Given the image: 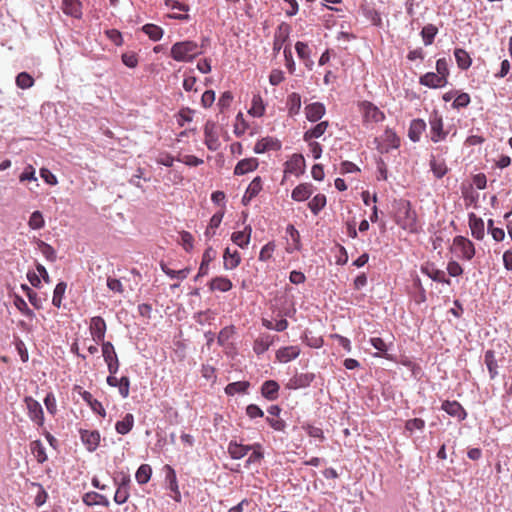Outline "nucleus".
<instances>
[{
	"label": "nucleus",
	"instance_id": "72a5a7b5",
	"mask_svg": "<svg viewBox=\"0 0 512 512\" xmlns=\"http://www.w3.org/2000/svg\"><path fill=\"white\" fill-rule=\"evenodd\" d=\"M279 391V385L274 380L265 381L261 387V393L267 400L273 401L277 399Z\"/></svg>",
	"mask_w": 512,
	"mask_h": 512
},
{
	"label": "nucleus",
	"instance_id": "c03bdc74",
	"mask_svg": "<svg viewBox=\"0 0 512 512\" xmlns=\"http://www.w3.org/2000/svg\"><path fill=\"white\" fill-rule=\"evenodd\" d=\"M160 267L162 271L170 278H178L180 280L186 279L191 271V269L188 267L181 270H172L164 262L160 263Z\"/></svg>",
	"mask_w": 512,
	"mask_h": 512
},
{
	"label": "nucleus",
	"instance_id": "6e6552de",
	"mask_svg": "<svg viewBox=\"0 0 512 512\" xmlns=\"http://www.w3.org/2000/svg\"><path fill=\"white\" fill-rule=\"evenodd\" d=\"M106 322L101 316L92 317L90 320L89 331L96 343L103 344L106 333Z\"/></svg>",
	"mask_w": 512,
	"mask_h": 512
},
{
	"label": "nucleus",
	"instance_id": "aec40b11",
	"mask_svg": "<svg viewBox=\"0 0 512 512\" xmlns=\"http://www.w3.org/2000/svg\"><path fill=\"white\" fill-rule=\"evenodd\" d=\"M261 446L259 444H255L253 446L250 445H243L240 443H237L236 441H231L228 445V453L233 459H241L244 456L248 454V452L252 448H260Z\"/></svg>",
	"mask_w": 512,
	"mask_h": 512
},
{
	"label": "nucleus",
	"instance_id": "052dcab7",
	"mask_svg": "<svg viewBox=\"0 0 512 512\" xmlns=\"http://www.w3.org/2000/svg\"><path fill=\"white\" fill-rule=\"evenodd\" d=\"M436 70H437V74L440 77H443V80L448 81L449 68H448L447 60L445 58H440L436 61Z\"/></svg>",
	"mask_w": 512,
	"mask_h": 512
},
{
	"label": "nucleus",
	"instance_id": "6ab92c4d",
	"mask_svg": "<svg viewBox=\"0 0 512 512\" xmlns=\"http://www.w3.org/2000/svg\"><path fill=\"white\" fill-rule=\"evenodd\" d=\"M442 410L452 417H457L459 420H464L467 416L465 409L457 401L446 400L441 405Z\"/></svg>",
	"mask_w": 512,
	"mask_h": 512
},
{
	"label": "nucleus",
	"instance_id": "79ce46f5",
	"mask_svg": "<svg viewBox=\"0 0 512 512\" xmlns=\"http://www.w3.org/2000/svg\"><path fill=\"white\" fill-rule=\"evenodd\" d=\"M484 362L489 371L490 378L494 379L498 375V363L493 350H487L485 352Z\"/></svg>",
	"mask_w": 512,
	"mask_h": 512
},
{
	"label": "nucleus",
	"instance_id": "1a4fd4ad",
	"mask_svg": "<svg viewBox=\"0 0 512 512\" xmlns=\"http://www.w3.org/2000/svg\"><path fill=\"white\" fill-rule=\"evenodd\" d=\"M204 142L207 148L211 151H216L220 147V141L217 133L216 124L212 121H207L204 126Z\"/></svg>",
	"mask_w": 512,
	"mask_h": 512
},
{
	"label": "nucleus",
	"instance_id": "ddd939ff",
	"mask_svg": "<svg viewBox=\"0 0 512 512\" xmlns=\"http://www.w3.org/2000/svg\"><path fill=\"white\" fill-rule=\"evenodd\" d=\"M281 149V142L274 137H264L258 140L254 146V152L262 154L268 151H278Z\"/></svg>",
	"mask_w": 512,
	"mask_h": 512
},
{
	"label": "nucleus",
	"instance_id": "680f3d73",
	"mask_svg": "<svg viewBox=\"0 0 512 512\" xmlns=\"http://www.w3.org/2000/svg\"><path fill=\"white\" fill-rule=\"evenodd\" d=\"M284 58H285V66L288 69L289 73L293 74L295 72V62L293 60V55L291 51V47L289 45L284 47Z\"/></svg>",
	"mask_w": 512,
	"mask_h": 512
},
{
	"label": "nucleus",
	"instance_id": "4be33fe9",
	"mask_svg": "<svg viewBox=\"0 0 512 512\" xmlns=\"http://www.w3.org/2000/svg\"><path fill=\"white\" fill-rule=\"evenodd\" d=\"M62 11L67 16H71L76 19L82 17V3L80 0H62Z\"/></svg>",
	"mask_w": 512,
	"mask_h": 512
},
{
	"label": "nucleus",
	"instance_id": "b1692460",
	"mask_svg": "<svg viewBox=\"0 0 512 512\" xmlns=\"http://www.w3.org/2000/svg\"><path fill=\"white\" fill-rule=\"evenodd\" d=\"M325 112V106L320 102H314L305 107V115L310 122H317L324 116Z\"/></svg>",
	"mask_w": 512,
	"mask_h": 512
},
{
	"label": "nucleus",
	"instance_id": "ea45409f",
	"mask_svg": "<svg viewBox=\"0 0 512 512\" xmlns=\"http://www.w3.org/2000/svg\"><path fill=\"white\" fill-rule=\"evenodd\" d=\"M133 426L134 416L130 413H127L122 420L116 422L115 429L117 433L126 435L132 430Z\"/></svg>",
	"mask_w": 512,
	"mask_h": 512
},
{
	"label": "nucleus",
	"instance_id": "e433bc0d",
	"mask_svg": "<svg viewBox=\"0 0 512 512\" xmlns=\"http://www.w3.org/2000/svg\"><path fill=\"white\" fill-rule=\"evenodd\" d=\"M209 287L213 291L227 292L232 289L233 284L227 277L218 276L211 280Z\"/></svg>",
	"mask_w": 512,
	"mask_h": 512
},
{
	"label": "nucleus",
	"instance_id": "412c9836",
	"mask_svg": "<svg viewBox=\"0 0 512 512\" xmlns=\"http://www.w3.org/2000/svg\"><path fill=\"white\" fill-rule=\"evenodd\" d=\"M262 190V179L261 177H255L248 185L245 194L242 198V203L247 206L250 201L255 198Z\"/></svg>",
	"mask_w": 512,
	"mask_h": 512
},
{
	"label": "nucleus",
	"instance_id": "2f4dec72",
	"mask_svg": "<svg viewBox=\"0 0 512 512\" xmlns=\"http://www.w3.org/2000/svg\"><path fill=\"white\" fill-rule=\"evenodd\" d=\"M426 130V123L423 119H414L410 123L408 136L411 141L418 142L422 133Z\"/></svg>",
	"mask_w": 512,
	"mask_h": 512
},
{
	"label": "nucleus",
	"instance_id": "39448f33",
	"mask_svg": "<svg viewBox=\"0 0 512 512\" xmlns=\"http://www.w3.org/2000/svg\"><path fill=\"white\" fill-rule=\"evenodd\" d=\"M27 414L32 422L37 426L42 427L44 425V412L41 404L35 400L32 396H25L23 399Z\"/></svg>",
	"mask_w": 512,
	"mask_h": 512
},
{
	"label": "nucleus",
	"instance_id": "473e14b6",
	"mask_svg": "<svg viewBox=\"0 0 512 512\" xmlns=\"http://www.w3.org/2000/svg\"><path fill=\"white\" fill-rule=\"evenodd\" d=\"M273 337L269 334L260 335L253 344V350L257 355H261L266 352L269 347L273 344Z\"/></svg>",
	"mask_w": 512,
	"mask_h": 512
},
{
	"label": "nucleus",
	"instance_id": "bb28decb",
	"mask_svg": "<svg viewBox=\"0 0 512 512\" xmlns=\"http://www.w3.org/2000/svg\"><path fill=\"white\" fill-rule=\"evenodd\" d=\"M223 266L226 270H233L239 266L241 262V256L237 250L231 251L230 248H226L223 255Z\"/></svg>",
	"mask_w": 512,
	"mask_h": 512
},
{
	"label": "nucleus",
	"instance_id": "603ef678",
	"mask_svg": "<svg viewBox=\"0 0 512 512\" xmlns=\"http://www.w3.org/2000/svg\"><path fill=\"white\" fill-rule=\"evenodd\" d=\"M438 32L437 27L432 24H428L422 28L421 36L425 45H431L434 41V38Z\"/></svg>",
	"mask_w": 512,
	"mask_h": 512
},
{
	"label": "nucleus",
	"instance_id": "69168bd1",
	"mask_svg": "<svg viewBox=\"0 0 512 512\" xmlns=\"http://www.w3.org/2000/svg\"><path fill=\"white\" fill-rule=\"evenodd\" d=\"M180 239H181V245L187 252H189L193 249L194 238L190 232L182 231L180 233Z\"/></svg>",
	"mask_w": 512,
	"mask_h": 512
},
{
	"label": "nucleus",
	"instance_id": "e2e57ef3",
	"mask_svg": "<svg viewBox=\"0 0 512 512\" xmlns=\"http://www.w3.org/2000/svg\"><path fill=\"white\" fill-rule=\"evenodd\" d=\"M232 101H233L232 93L230 91L223 92L218 100V103H217L220 111L223 112L225 109L229 108Z\"/></svg>",
	"mask_w": 512,
	"mask_h": 512
},
{
	"label": "nucleus",
	"instance_id": "f03ea898",
	"mask_svg": "<svg viewBox=\"0 0 512 512\" xmlns=\"http://www.w3.org/2000/svg\"><path fill=\"white\" fill-rule=\"evenodd\" d=\"M201 53L198 44L191 40L176 42L170 50V56L178 62H191Z\"/></svg>",
	"mask_w": 512,
	"mask_h": 512
},
{
	"label": "nucleus",
	"instance_id": "09e8293b",
	"mask_svg": "<svg viewBox=\"0 0 512 512\" xmlns=\"http://www.w3.org/2000/svg\"><path fill=\"white\" fill-rule=\"evenodd\" d=\"M37 245L43 256L50 262H55L57 259L55 249L48 243L38 239Z\"/></svg>",
	"mask_w": 512,
	"mask_h": 512
},
{
	"label": "nucleus",
	"instance_id": "a19ab883",
	"mask_svg": "<svg viewBox=\"0 0 512 512\" xmlns=\"http://www.w3.org/2000/svg\"><path fill=\"white\" fill-rule=\"evenodd\" d=\"M430 168L434 176L438 179L444 177L448 172V167L445 160L436 159L434 156H432L430 160Z\"/></svg>",
	"mask_w": 512,
	"mask_h": 512
},
{
	"label": "nucleus",
	"instance_id": "a211bd4d",
	"mask_svg": "<svg viewBox=\"0 0 512 512\" xmlns=\"http://www.w3.org/2000/svg\"><path fill=\"white\" fill-rule=\"evenodd\" d=\"M419 83L428 88L436 89L446 86L448 81L443 80V77H440L437 73L427 72L420 77Z\"/></svg>",
	"mask_w": 512,
	"mask_h": 512
},
{
	"label": "nucleus",
	"instance_id": "cd10ccee",
	"mask_svg": "<svg viewBox=\"0 0 512 512\" xmlns=\"http://www.w3.org/2000/svg\"><path fill=\"white\" fill-rule=\"evenodd\" d=\"M259 163L256 158L242 159L237 163L234 169L235 175H244L257 169Z\"/></svg>",
	"mask_w": 512,
	"mask_h": 512
},
{
	"label": "nucleus",
	"instance_id": "338daca9",
	"mask_svg": "<svg viewBox=\"0 0 512 512\" xmlns=\"http://www.w3.org/2000/svg\"><path fill=\"white\" fill-rule=\"evenodd\" d=\"M44 404L47 409V411L51 415H55L57 412V403L56 398L53 393H48L46 397L44 398Z\"/></svg>",
	"mask_w": 512,
	"mask_h": 512
},
{
	"label": "nucleus",
	"instance_id": "bf43d9fd",
	"mask_svg": "<svg viewBox=\"0 0 512 512\" xmlns=\"http://www.w3.org/2000/svg\"><path fill=\"white\" fill-rule=\"evenodd\" d=\"M424 427H425V421L421 418L409 419L405 423V429L410 434H412L414 430H423Z\"/></svg>",
	"mask_w": 512,
	"mask_h": 512
},
{
	"label": "nucleus",
	"instance_id": "9d476101",
	"mask_svg": "<svg viewBox=\"0 0 512 512\" xmlns=\"http://www.w3.org/2000/svg\"><path fill=\"white\" fill-rule=\"evenodd\" d=\"M305 166L304 157L301 154H293L284 164V173L299 176Z\"/></svg>",
	"mask_w": 512,
	"mask_h": 512
},
{
	"label": "nucleus",
	"instance_id": "f704fd0d",
	"mask_svg": "<svg viewBox=\"0 0 512 512\" xmlns=\"http://www.w3.org/2000/svg\"><path fill=\"white\" fill-rule=\"evenodd\" d=\"M328 127H329L328 121H322V122L318 123L316 126L307 130L304 133V135H303L304 141L309 142L312 139L321 137L326 132Z\"/></svg>",
	"mask_w": 512,
	"mask_h": 512
},
{
	"label": "nucleus",
	"instance_id": "f3484780",
	"mask_svg": "<svg viewBox=\"0 0 512 512\" xmlns=\"http://www.w3.org/2000/svg\"><path fill=\"white\" fill-rule=\"evenodd\" d=\"M468 224L471 230V235L477 240H482L485 236L484 221L480 217L476 216V214L470 213Z\"/></svg>",
	"mask_w": 512,
	"mask_h": 512
},
{
	"label": "nucleus",
	"instance_id": "c756f323",
	"mask_svg": "<svg viewBox=\"0 0 512 512\" xmlns=\"http://www.w3.org/2000/svg\"><path fill=\"white\" fill-rule=\"evenodd\" d=\"M82 501L87 506L103 505L108 507L110 504L106 496L94 491L85 493L82 497Z\"/></svg>",
	"mask_w": 512,
	"mask_h": 512
},
{
	"label": "nucleus",
	"instance_id": "4468645a",
	"mask_svg": "<svg viewBox=\"0 0 512 512\" xmlns=\"http://www.w3.org/2000/svg\"><path fill=\"white\" fill-rule=\"evenodd\" d=\"M74 390L78 391V393L82 397V399L90 406V408L95 413L101 415L102 417H105L106 411H105L102 403L99 402L97 399L93 398V396L90 392L83 390L82 387L78 386V385H76L74 387Z\"/></svg>",
	"mask_w": 512,
	"mask_h": 512
},
{
	"label": "nucleus",
	"instance_id": "5fc2aeb1",
	"mask_svg": "<svg viewBox=\"0 0 512 512\" xmlns=\"http://www.w3.org/2000/svg\"><path fill=\"white\" fill-rule=\"evenodd\" d=\"M28 226L33 230L42 229L45 226V220L40 211H34L28 221Z\"/></svg>",
	"mask_w": 512,
	"mask_h": 512
},
{
	"label": "nucleus",
	"instance_id": "a878e982",
	"mask_svg": "<svg viewBox=\"0 0 512 512\" xmlns=\"http://www.w3.org/2000/svg\"><path fill=\"white\" fill-rule=\"evenodd\" d=\"M300 354V348L298 346H287L280 348L276 352V359L279 362L287 363L295 358H297Z\"/></svg>",
	"mask_w": 512,
	"mask_h": 512
},
{
	"label": "nucleus",
	"instance_id": "393cba45",
	"mask_svg": "<svg viewBox=\"0 0 512 512\" xmlns=\"http://www.w3.org/2000/svg\"><path fill=\"white\" fill-rule=\"evenodd\" d=\"M313 193V185L310 183H301L296 186L292 193L291 198L294 201L302 202L307 200Z\"/></svg>",
	"mask_w": 512,
	"mask_h": 512
},
{
	"label": "nucleus",
	"instance_id": "a18cd8bd",
	"mask_svg": "<svg viewBox=\"0 0 512 512\" xmlns=\"http://www.w3.org/2000/svg\"><path fill=\"white\" fill-rule=\"evenodd\" d=\"M249 386L250 383L247 381L232 382L225 387V393L230 396H233L238 393H245Z\"/></svg>",
	"mask_w": 512,
	"mask_h": 512
},
{
	"label": "nucleus",
	"instance_id": "2eb2a0df",
	"mask_svg": "<svg viewBox=\"0 0 512 512\" xmlns=\"http://www.w3.org/2000/svg\"><path fill=\"white\" fill-rule=\"evenodd\" d=\"M290 28L287 24L282 23L279 25L274 34L273 40V51L274 53H279L282 49L283 45L289 38Z\"/></svg>",
	"mask_w": 512,
	"mask_h": 512
},
{
	"label": "nucleus",
	"instance_id": "37998d69",
	"mask_svg": "<svg viewBox=\"0 0 512 512\" xmlns=\"http://www.w3.org/2000/svg\"><path fill=\"white\" fill-rule=\"evenodd\" d=\"M30 449L38 463L42 464L47 461L48 457L44 445L40 440H34L30 443Z\"/></svg>",
	"mask_w": 512,
	"mask_h": 512
},
{
	"label": "nucleus",
	"instance_id": "13d9d810",
	"mask_svg": "<svg viewBox=\"0 0 512 512\" xmlns=\"http://www.w3.org/2000/svg\"><path fill=\"white\" fill-rule=\"evenodd\" d=\"M14 305L23 315L29 318H32L34 316V312L28 307L27 303L22 297L16 296L14 300Z\"/></svg>",
	"mask_w": 512,
	"mask_h": 512
},
{
	"label": "nucleus",
	"instance_id": "dca6fc26",
	"mask_svg": "<svg viewBox=\"0 0 512 512\" xmlns=\"http://www.w3.org/2000/svg\"><path fill=\"white\" fill-rule=\"evenodd\" d=\"M315 375L313 373H300L293 376L287 383L288 389H300L308 387L314 380Z\"/></svg>",
	"mask_w": 512,
	"mask_h": 512
},
{
	"label": "nucleus",
	"instance_id": "c9c22d12",
	"mask_svg": "<svg viewBox=\"0 0 512 512\" xmlns=\"http://www.w3.org/2000/svg\"><path fill=\"white\" fill-rule=\"evenodd\" d=\"M248 113L253 117H262L265 113V104L260 94H255L252 97L251 107Z\"/></svg>",
	"mask_w": 512,
	"mask_h": 512
},
{
	"label": "nucleus",
	"instance_id": "4c0bfd02",
	"mask_svg": "<svg viewBox=\"0 0 512 512\" xmlns=\"http://www.w3.org/2000/svg\"><path fill=\"white\" fill-rule=\"evenodd\" d=\"M454 56L456 63L461 70H467L471 66L472 59L466 50L462 48H456L454 50Z\"/></svg>",
	"mask_w": 512,
	"mask_h": 512
},
{
	"label": "nucleus",
	"instance_id": "58836bf2",
	"mask_svg": "<svg viewBox=\"0 0 512 512\" xmlns=\"http://www.w3.org/2000/svg\"><path fill=\"white\" fill-rule=\"evenodd\" d=\"M289 116H295L300 112L301 109V96L300 94L293 92L287 97L286 102Z\"/></svg>",
	"mask_w": 512,
	"mask_h": 512
},
{
	"label": "nucleus",
	"instance_id": "423d86ee",
	"mask_svg": "<svg viewBox=\"0 0 512 512\" xmlns=\"http://www.w3.org/2000/svg\"><path fill=\"white\" fill-rule=\"evenodd\" d=\"M453 250L467 261H470L476 253L474 244L464 236H456L453 239Z\"/></svg>",
	"mask_w": 512,
	"mask_h": 512
},
{
	"label": "nucleus",
	"instance_id": "0e129e2a",
	"mask_svg": "<svg viewBox=\"0 0 512 512\" xmlns=\"http://www.w3.org/2000/svg\"><path fill=\"white\" fill-rule=\"evenodd\" d=\"M275 250V244L273 242H268L266 245H264L260 251L259 254V260L260 261H268Z\"/></svg>",
	"mask_w": 512,
	"mask_h": 512
},
{
	"label": "nucleus",
	"instance_id": "f257e3e1",
	"mask_svg": "<svg viewBox=\"0 0 512 512\" xmlns=\"http://www.w3.org/2000/svg\"><path fill=\"white\" fill-rule=\"evenodd\" d=\"M395 222L409 233H417L419 231L417 213L412 208L410 201L399 200L396 203Z\"/></svg>",
	"mask_w": 512,
	"mask_h": 512
},
{
	"label": "nucleus",
	"instance_id": "7c9ffc66",
	"mask_svg": "<svg viewBox=\"0 0 512 512\" xmlns=\"http://www.w3.org/2000/svg\"><path fill=\"white\" fill-rule=\"evenodd\" d=\"M215 257H216V251L212 247H208L202 255V261H201L196 278H199V277H202V276H205L208 274L209 264L215 259Z\"/></svg>",
	"mask_w": 512,
	"mask_h": 512
},
{
	"label": "nucleus",
	"instance_id": "8fccbe9b",
	"mask_svg": "<svg viewBox=\"0 0 512 512\" xmlns=\"http://www.w3.org/2000/svg\"><path fill=\"white\" fill-rule=\"evenodd\" d=\"M142 31L153 41H158L163 36V29L155 24H145Z\"/></svg>",
	"mask_w": 512,
	"mask_h": 512
},
{
	"label": "nucleus",
	"instance_id": "864d4df0",
	"mask_svg": "<svg viewBox=\"0 0 512 512\" xmlns=\"http://www.w3.org/2000/svg\"><path fill=\"white\" fill-rule=\"evenodd\" d=\"M66 288H67V284L65 282H59L56 285L54 292H53V298H52V304L55 307L60 308Z\"/></svg>",
	"mask_w": 512,
	"mask_h": 512
},
{
	"label": "nucleus",
	"instance_id": "20e7f679",
	"mask_svg": "<svg viewBox=\"0 0 512 512\" xmlns=\"http://www.w3.org/2000/svg\"><path fill=\"white\" fill-rule=\"evenodd\" d=\"M359 110L363 116L364 123H378L385 119L384 113L372 102H360Z\"/></svg>",
	"mask_w": 512,
	"mask_h": 512
},
{
	"label": "nucleus",
	"instance_id": "f8f14e48",
	"mask_svg": "<svg viewBox=\"0 0 512 512\" xmlns=\"http://www.w3.org/2000/svg\"><path fill=\"white\" fill-rule=\"evenodd\" d=\"M79 434L88 451L93 452L97 449L100 443V433L97 430L80 429Z\"/></svg>",
	"mask_w": 512,
	"mask_h": 512
},
{
	"label": "nucleus",
	"instance_id": "5701e85b",
	"mask_svg": "<svg viewBox=\"0 0 512 512\" xmlns=\"http://www.w3.org/2000/svg\"><path fill=\"white\" fill-rule=\"evenodd\" d=\"M421 272L431 278L433 281L439 283L450 284V280L446 278V274L443 270L436 268L433 264H426L421 267Z\"/></svg>",
	"mask_w": 512,
	"mask_h": 512
},
{
	"label": "nucleus",
	"instance_id": "4d7b16f0",
	"mask_svg": "<svg viewBox=\"0 0 512 512\" xmlns=\"http://www.w3.org/2000/svg\"><path fill=\"white\" fill-rule=\"evenodd\" d=\"M16 85L21 89H28L34 85V78L27 72H21L16 77Z\"/></svg>",
	"mask_w": 512,
	"mask_h": 512
},
{
	"label": "nucleus",
	"instance_id": "3c124183",
	"mask_svg": "<svg viewBox=\"0 0 512 512\" xmlns=\"http://www.w3.org/2000/svg\"><path fill=\"white\" fill-rule=\"evenodd\" d=\"M295 50L297 52L298 57L302 61H304L306 65H308V62L312 64V61L310 60L311 50L306 43L301 41L296 42Z\"/></svg>",
	"mask_w": 512,
	"mask_h": 512
},
{
	"label": "nucleus",
	"instance_id": "6e6d98bb",
	"mask_svg": "<svg viewBox=\"0 0 512 512\" xmlns=\"http://www.w3.org/2000/svg\"><path fill=\"white\" fill-rule=\"evenodd\" d=\"M19 181L21 183H24L26 181L35 182V185L39 186L38 180H37V177H36L35 168L32 165H30V164L27 165L24 168V171L20 174Z\"/></svg>",
	"mask_w": 512,
	"mask_h": 512
},
{
	"label": "nucleus",
	"instance_id": "9b49d317",
	"mask_svg": "<svg viewBox=\"0 0 512 512\" xmlns=\"http://www.w3.org/2000/svg\"><path fill=\"white\" fill-rule=\"evenodd\" d=\"M400 146V139L394 131L386 129L381 136V144L378 149L381 153H387L390 149H396Z\"/></svg>",
	"mask_w": 512,
	"mask_h": 512
},
{
	"label": "nucleus",
	"instance_id": "de8ad7c7",
	"mask_svg": "<svg viewBox=\"0 0 512 512\" xmlns=\"http://www.w3.org/2000/svg\"><path fill=\"white\" fill-rule=\"evenodd\" d=\"M152 475V468L148 464H142L138 470L136 471L135 478L136 481L143 485L149 482Z\"/></svg>",
	"mask_w": 512,
	"mask_h": 512
},
{
	"label": "nucleus",
	"instance_id": "774afa93",
	"mask_svg": "<svg viewBox=\"0 0 512 512\" xmlns=\"http://www.w3.org/2000/svg\"><path fill=\"white\" fill-rule=\"evenodd\" d=\"M129 496H130L129 489L117 486V490L114 495V501L117 504H124L129 499Z\"/></svg>",
	"mask_w": 512,
	"mask_h": 512
},
{
	"label": "nucleus",
	"instance_id": "49530a36",
	"mask_svg": "<svg viewBox=\"0 0 512 512\" xmlns=\"http://www.w3.org/2000/svg\"><path fill=\"white\" fill-rule=\"evenodd\" d=\"M326 205L324 194L315 195L308 203V207L314 215H317Z\"/></svg>",
	"mask_w": 512,
	"mask_h": 512
},
{
	"label": "nucleus",
	"instance_id": "c85d7f7f",
	"mask_svg": "<svg viewBox=\"0 0 512 512\" xmlns=\"http://www.w3.org/2000/svg\"><path fill=\"white\" fill-rule=\"evenodd\" d=\"M251 233V226H246L242 231L233 232L231 235V240L240 248H245L250 242Z\"/></svg>",
	"mask_w": 512,
	"mask_h": 512
},
{
	"label": "nucleus",
	"instance_id": "7ed1b4c3",
	"mask_svg": "<svg viewBox=\"0 0 512 512\" xmlns=\"http://www.w3.org/2000/svg\"><path fill=\"white\" fill-rule=\"evenodd\" d=\"M429 124L431 141L438 143L445 140L448 132L444 130L443 118L437 111H433L430 114Z\"/></svg>",
	"mask_w": 512,
	"mask_h": 512
},
{
	"label": "nucleus",
	"instance_id": "0eeeda50",
	"mask_svg": "<svg viewBox=\"0 0 512 512\" xmlns=\"http://www.w3.org/2000/svg\"><path fill=\"white\" fill-rule=\"evenodd\" d=\"M102 355L110 374H116L119 369V360L115 348L111 342H103Z\"/></svg>",
	"mask_w": 512,
	"mask_h": 512
}]
</instances>
